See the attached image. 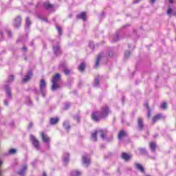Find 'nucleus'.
Listing matches in <instances>:
<instances>
[{
    "label": "nucleus",
    "mask_w": 176,
    "mask_h": 176,
    "mask_svg": "<svg viewBox=\"0 0 176 176\" xmlns=\"http://www.w3.org/2000/svg\"><path fill=\"white\" fill-rule=\"evenodd\" d=\"M28 166L24 164L21 170H19L18 174L20 176L25 175V172L27 171Z\"/></svg>",
    "instance_id": "obj_13"
},
{
    "label": "nucleus",
    "mask_w": 176,
    "mask_h": 176,
    "mask_svg": "<svg viewBox=\"0 0 176 176\" xmlns=\"http://www.w3.org/2000/svg\"><path fill=\"white\" fill-rule=\"evenodd\" d=\"M138 129L139 131L144 130V120L141 118H138Z\"/></svg>",
    "instance_id": "obj_8"
},
{
    "label": "nucleus",
    "mask_w": 176,
    "mask_h": 176,
    "mask_svg": "<svg viewBox=\"0 0 176 176\" xmlns=\"http://www.w3.org/2000/svg\"><path fill=\"white\" fill-rule=\"evenodd\" d=\"M0 36H3V33H2V32L0 31Z\"/></svg>",
    "instance_id": "obj_51"
},
{
    "label": "nucleus",
    "mask_w": 176,
    "mask_h": 176,
    "mask_svg": "<svg viewBox=\"0 0 176 176\" xmlns=\"http://www.w3.org/2000/svg\"><path fill=\"white\" fill-rule=\"evenodd\" d=\"M31 46H34V42L31 43Z\"/></svg>",
    "instance_id": "obj_57"
},
{
    "label": "nucleus",
    "mask_w": 176,
    "mask_h": 176,
    "mask_svg": "<svg viewBox=\"0 0 176 176\" xmlns=\"http://www.w3.org/2000/svg\"><path fill=\"white\" fill-rule=\"evenodd\" d=\"M74 119H75L76 120H77L78 123H79V122H80V118L79 117V116H76L74 117Z\"/></svg>",
    "instance_id": "obj_39"
},
{
    "label": "nucleus",
    "mask_w": 176,
    "mask_h": 176,
    "mask_svg": "<svg viewBox=\"0 0 176 176\" xmlns=\"http://www.w3.org/2000/svg\"><path fill=\"white\" fill-rule=\"evenodd\" d=\"M172 12H173V10L171 8H168L167 10V14L168 15L171 14Z\"/></svg>",
    "instance_id": "obj_40"
},
{
    "label": "nucleus",
    "mask_w": 176,
    "mask_h": 176,
    "mask_svg": "<svg viewBox=\"0 0 176 176\" xmlns=\"http://www.w3.org/2000/svg\"><path fill=\"white\" fill-rule=\"evenodd\" d=\"M53 50L56 56H60V54H61V49L60 48V45H57L56 46H53Z\"/></svg>",
    "instance_id": "obj_14"
},
{
    "label": "nucleus",
    "mask_w": 176,
    "mask_h": 176,
    "mask_svg": "<svg viewBox=\"0 0 176 176\" xmlns=\"http://www.w3.org/2000/svg\"><path fill=\"white\" fill-rule=\"evenodd\" d=\"M59 68H60V69H63V72H65V75H69V74H71V70L68 69V68H67V64L63 63L59 65Z\"/></svg>",
    "instance_id": "obj_7"
},
{
    "label": "nucleus",
    "mask_w": 176,
    "mask_h": 176,
    "mask_svg": "<svg viewBox=\"0 0 176 176\" xmlns=\"http://www.w3.org/2000/svg\"><path fill=\"white\" fill-rule=\"evenodd\" d=\"M60 80H61V75L57 73L52 78V90L55 91L57 89H61V85H60Z\"/></svg>",
    "instance_id": "obj_1"
},
{
    "label": "nucleus",
    "mask_w": 176,
    "mask_h": 176,
    "mask_svg": "<svg viewBox=\"0 0 176 176\" xmlns=\"http://www.w3.org/2000/svg\"><path fill=\"white\" fill-rule=\"evenodd\" d=\"M89 46L91 49H94V43L93 41H90L89 43Z\"/></svg>",
    "instance_id": "obj_37"
},
{
    "label": "nucleus",
    "mask_w": 176,
    "mask_h": 176,
    "mask_svg": "<svg viewBox=\"0 0 176 176\" xmlns=\"http://www.w3.org/2000/svg\"><path fill=\"white\" fill-rule=\"evenodd\" d=\"M14 25L19 28L21 25V16H18L14 21Z\"/></svg>",
    "instance_id": "obj_11"
},
{
    "label": "nucleus",
    "mask_w": 176,
    "mask_h": 176,
    "mask_svg": "<svg viewBox=\"0 0 176 176\" xmlns=\"http://www.w3.org/2000/svg\"><path fill=\"white\" fill-rule=\"evenodd\" d=\"M124 137H127V133L123 130L120 131L118 133V140H122Z\"/></svg>",
    "instance_id": "obj_20"
},
{
    "label": "nucleus",
    "mask_w": 176,
    "mask_h": 176,
    "mask_svg": "<svg viewBox=\"0 0 176 176\" xmlns=\"http://www.w3.org/2000/svg\"><path fill=\"white\" fill-rule=\"evenodd\" d=\"M40 91L43 97H46V81L43 78L40 80Z\"/></svg>",
    "instance_id": "obj_3"
},
{
    "label": "nucleus",
    "mask_w": 176,
    "mask_h": 176,
    "mask_svg": "<svg viewBox=\"0 0 176 176\" xmlns=\"http://www.w3.org/2000/svg\"><path fill=\"white\" fill-rule=\"evenodd\" d=\"M32 77V71H29L28 72L27 76L23 78L22 82L25 83L26 82H28V80H30V79H31Z\"/></svg>",
    "instance_id": "obj_16"
},
{
    "label": "nucleus",
    "mask_w": 176,
    "mask_h": 176,
    "mask_svg": "<svg viewBox=\"0 0 176 176\" xmlns=\"http://www.w3.org/2000/svg\"><path fill=\"white\" fill-rule=\"evenodd\" d=\"M43 21H47V19H43Z\"/></svg>",
    "instance_id": "obj_55"
},
{
    "label": "nucleus",
    "mask_w": 176,
    "mask_h": 176,
    "mask_svg": "<svg viewBox=\"0 0 176 176\" xmlns=\"http://www.w3.org/2000/svg\"><path fill=\"white\" fill-rule=\"evenodd\" d=\"M160 108L162 109H167V103L166 102H164L162 104H161Z\"/></svg>",
    "instance_id": "obj_32"
},
{
    "label": "nucleus",
    "mask_w": 176,
    "mask_h": 176,
    "mask_svg": "<svg viewBox=\"0 0 176 176\" xmlns=\"http://www.w3.org/2000/svg\"><path fill=\"white\" fill-rule=\"evenodd\" d=\"M56 29L59 32V35H63V30H61V28L60 26L57 25Z\"/></svg>",
    "instance_id": "obj_35"
},
{
    "label": "nucleus",
    "mask_w": 176,
    "mask_h": 176,
    "mask_svg": "<svg viewBox=\"0 0 176 176\" xmlns=\"http://www.w3.org/2000/svg\"><path fill=\"white\" fill-rule=\"evenodd\" d=\"M7 32H8V36H9L10 38H12V32H11L10 30H8Z\"/></svg>",
    "instance_id": "obj_43"
},
{
    "label": "nucleus",
    "mask_w": 176,
    "mask_h": 176,
    "mask_svg": "<svg viewBox=\"0 0 176 176\" xmlns=\"http://www.w3.org/2000/svg\"><path fill=\"white\" fill-rule=\"evenodd\" d=\"M150 148L151 150V152H153V153H155L156 152V144H155L154 142H150Z\"/></svg>",
    "instance_id": "obj_23"
},
{
    "label": "nucleus",
    "mask_w": 176,
    "mask_h": 176,
    "mask_svg": "<svg viewBox=\"0 0 176 176\" xmlns=\"http://www.w3.org/2000/svg\"><path fill=\"white\" fill-rule=\"evenodd\" d=\"M135 168H137V170L140 171V173H143L144 174H145V169H144V166H142L141 164L135 163Z\"/></svg>",
    "instance_id": "obj_17"
},
{
    "label": "nucleus",
    "mask_w": 176,
    "mask_h": 176,
    "mask_svg": "<svg viewBox=\"0 0 176 176\" xmlns=\"http://www.w3.org/2000/svg\"><path fill=\"white\" fill-rule=\"evenodd\" d=\"M77 19H81L83 21H86V12H81L77 15Z\"/></svg>",
    "instance_id": "obj_22"
},
{
    "label": "nucleus",
    "mask_w": 176,
    "mask_h": 176,
    "mask_svg": "<svg viewBox=\"0 0 176 176\" xmlns=\"http://www.w3.org/2000/svg\"><path fill=\"white\" fill-rule=\"evenodd\" d=\"M43 176H47V175H46V173H45V172H43Z\"/></svg>",
    "instance_id": "obj_53"
},
{
    "label": "nucleus",
    "mask_w": 176,
    "mask_h": 176,
    "mask_svg": "<svg viewBox=\"0 0 176 176\" xmlns=\"http://www.w3.org/2000/svg\"><path fill=\"white\" fill-rule=\"evenodd\" d=\"M148 118H151V109L148 110V114H147Z\"/></svg>",
    "instance_id": "obj_44"
},
{
    "label": "nucleus",
    "mask_w": 176,
    "mask_h": 176,
    "mask_svg": "<svg viewBox=\"0 0 176 176\" xmlns=\"http://www.w3.org/2000/svg\"><path fill=\"white\" fill-rule=\"evenodd\" d=\"M4 104L5 105H6L8 107V105H9V103H8V100H4Z\"/></svg>",
    "instance_id": "obj_45"
},
{
    "label": "nucleus",
    "mask_w": 176,
    "mask_h": 176,
    "mask_svg": "<svg viewBox=\"0 0 176 176\" xmlns=\"http://www.w3.org/2000/svg\"><path fill=\"white\" fill-rule=\"evenodd\" d=\"M169 2H170V3H174V1H173V0H169Z\"/></svg>",
    "instance_id": "obj_52"
},
{
    "label": "nucleus",
    "mask_w": 176,
    "mask_h": 176,
    "mask_svg": "<svg viewBox=\"0 0 176 176\" xmlns=\"http://www.w3.org/2000/svg\"><path fill=\"white\" fill-rule=\"evenodd\" d=\"M22 49H23V52H27V47L26 46H23Z\"/></svg>",
    "instance_id": "obj_47"
},
{
    "label": "nucleus",
    "mask_w": 176,
    "mask_h": 176,
    "mask_svg": "<svg viewBox=\"0 0 176 176\" xmlns=\"http://www.w3.org/2000/svg\"><path fill=\"white\" fill-rule=\"evenodd\" d=\"M63 162H65V163H68V162H69V154L66 153L63 156Z\"/></svg>",
    "instance_id": "obj_25"
},
{
    "label": "nucleus",
    "mask_w": 176,
    "mask_h": 176,
    "mask_svg": "<svg viewBox=\"0 0 176 176\" xmlns=\"http://www.w3.org/2000/svg\"><path fill=\"white\" fill-rule=\"evenodd\" d=\"M69 103H66L65 105V109H68V108H69Z\"/></svg>",
    "instance_id": "obj_42"
},
{
    "label": "nucleus",
    "mask_w": 176,
    "mask_h": 176,
    "mask_svg": "<svg viewBox=\"0 0 176 176\" xmlns=\"http://www.w3.org/2000/svg\"><path fill=\"white\" fill-rule=\"evenodd\" d=\"M6 91L8 97L9 98H12V93L10 92V89H9V87H8V86H6Z\"/></svg>",
    "instance_id": "obj_27"
},
{
    "label": "nucleus",
    "mask_w": 176,
    "mask_h": 176,
    "mask_svg": "<svg viewBox=\"0 0 176 176\" xmlns=\"http://www.w3.org/2000/svg\"><path fill=\"white\" fill-rule=\"evenodd\" d=\"M113 140V137H111V138H107V141H112Z\"/></svg>",
    "instance_id": "obj_49"
},
{
    "label": "nucleus",
    "mask_w": 176,
    "mask_h": 176,
    "mask_svg": "<svg viewBox=\"0 0 176 176\" xmlns=\"http://www.w3.org/2000/svg\"><path fill=\"white\" fill-rule=\"evenodd\" d=\"M140 1H141V0H135L133 1V3H138V2H140Z\"/></svg>",
    "instance_id": "obj_48"
},
{
    "label": "nucleus",
    "mask_w": 176,
    "mask_h": 176,
    "mask_svg": "<svg viewBox=\"0 0 176 176\" xmlns=\"http://www.w3.org/2000/svg\"><path fill=\"white\" fill-rule=\"evenodd\" d=\"M0 176H2V170L0 169Z\"/></svg>",
    "instance_id": "obj_54"
},
{
    "label": "nucleus",
    "mask_w": 176,
    "mask_h": 176,
    "mask_svg": "<svg viewBox=\"0 0 176 176\" xmlns=\"http://www.w3.org/2000/svg\"><path fill=\"white\" fill-rule=\"evenodd\" d=\"M31 24H32L31 20H30V17L28 16L26 18V27H25V28H30Z\"/></svg>",
    "instance_id": "obj_28"
},
{
    "label": "nucleus",
    "mask_w": 176,
    "mask_h": 176,
    "mask_svg": "<svg viewBox=\"0 0 176 176\" xmlns=\"http://www.w3.org/2000/svg\"><path fill=\"white\" fill-rule=\"evenodd\" d=\"M109 112H110L109 107L107 105H104L103 107H102L100 113L102 118L104 119V118H107V116L109 115Z\"/></svg>",
    "instance_id": "obj_4"
},
{
    "label": "nucleus",
    "mask_w": 176,
    "mask_h": 176,
    "mask_svg": "<svg viewBox=\"0 0 176 176\" xmlns=\"http://www.w3.org/2000/svg\"><path fill=\"white\" fill-rule=\"evenodd\" d=\"M16 153H17V150L15 148H10L8 151V155H16Z\"/></svg>",
    "instance_id": "obj_30"
},
{
    "label": "nucleus",
    "mask_w": 176,
    "mask_h": 176,
    "mask_svg": "<svg viewBox=\"0 0 176 176\" xmlns=\"http://www.w3.org/2000/svg\"><path fill=\"white\" fill-rule=\"evenodd\" d=\"M14 80V76L13 75H11L10 76V78L8 79V82H13Z\"/></svg>",
    "instance_id": "obj_38"
},
{
    "label": "nucleus",
    "mask_w": 176,
    "mask_h": 176,
    "mask_svg": "<svg viewBox=\"0 0 176 176\" xmlns=\"http://www.w3.org/2000/svg\"><path fill=\"white\" fill-rule=\"evenodd\" d=\"M130 54L131 53L129 51H126L124 54L125 58H129V57H130Z\"/></svg>",
    "instance_id": "obj_36"
},
{
    "label": "nucleus",
    "mask_w": 176,
    "mask_h": 176,
    "mask_svg": "<svg viewBox=\"0 0 176 176\" xmlns=\"http://www.w3.org/2000/svg\"><path fill=\"white\" fill-rule=\"evenodd\" d=\"M155 137H157V135H155Z\"/></svg>",
    "instance_id": "obj_59"
},
{
    "label": "nucleus",
    "mask_w": 176,
    "mask_h": 176,
    "mask_svg": "<svg viewBox=\"0 0 176 176\" xmlns=\"http://www.w3.org/2000/svg\"><path fill=\"white\" fill-rule=\"evenodd\" d=\"M69 17H72V14H70V15H69Z\"/></svg>",
    "instance_id": "obj_58"
},
{
    "label": "nucleus",
    "mask_w": 176,
    "mask_h": 176,
    "mask_svg": "<svg viewBox=\"0 0 176 176\" xmlns=\"http://www.w3.org/2000/svg\"><path fill=\"white\" fill-rule=\"evenodd\" d=\"M34 126V124L32 122H30L29 124V129H31Z\"/></svg>",
    "instance_id": "obj_46"
},
{
    "label": "nucleus",
    "mask_w": 176,
    "mask_h": 176,
    "mask_svg": "<svg viewBox=\"0 0 176 176\" xmlns=\"http://www.w3.org/2000/svg\"><path fill=\"white\" fill-rule=\"evenodd\" d=\"M91 119L94 122H100V119H103L100 111H94L91 114Z\"/></svg>",
    "instance_id": "obj_5"
},
{
    "label": "nucleus",
    "mask_w": 176,
    "mask_h": 176,
    "mask_svg": "<svg viewBox=\"0 0 176 176\" xmlns=\"http://www.w3.org/2000/svg\"><path fill=\"white\" fill-rule=\"evenodd\" d=\"M82 164H85V167H88L90 164V158L87 155L82 156Z\"/></svg>",
    "instance_id": "obj_10"
},
{
    "label": "nucleus",
    "mask_w": 176,
    "mask_h": 176,
    "mask_svg": "<svg viewBox=\"0 0 176 176\" xmlns=\"http://www.w3.org/2000/svg\"><path fill=\"white\" fill-rule=\"evenodd\" d=\"M43 8H45V9H47V10H52L54 6L49 2H45L43 3Z\"/></svg>",
    "instance_id": "obj_21"
},
{
    "label": "nucleus",
    "mask_w": 176,
    "mask_h": 176,
    "mask_svg": "<svg viewBox=\"0 0 176 176\" xmlns=\"http://www.w3.org/2000/svg\"><path fill=\"white\" fill-rule=\"evenodd\" d=\"M30 141L33 146H34L37 151H39V140H38L34 135H30Z\"/></svg>",
    "instance_id": "obj_6"
},
{
    "label": "nucleus",
    "mask_w": 176,
    "mask_h": 176,
    "mask_svg": "<svg viewBox=\"0 0 176 176\" xmlns=\"http://www.w3.org/2000/svg\"><path fill=\"white\" fill-rule=\"evenodd\" d=\"M155 2H156V0H151V3H154Z\"/></svg>",
    "instance_id": "obj_50"
},
{
    "label": "nucleus",
    "mask_w": 176,
    "mask_h": 176,
    "mask_svg": "<svg viewBox=\"0 0 176 176\" xmlns=\"http://www.w3.org/2000/svg\"><path fill=\"white\" fill-rule=\"evenodd\" d=\"M118 41H119V34H116L113 36L112 42H118Z\"/></svg>",
    "instance_id": "obj_34"
},
{
    "label": "nucleus",
    "mask_w": 176,
    "mask_h": 176,
    "mask_svg": "<svg viewBox=\"0 0 176 176\" xmlns=\"http://www.w3.org/2000/svg\"><path fill=\"white\" fill-rule=\"evenodd\" d=\"M35 94H38V91L36 89H35Z\"/></svg>",
    "instance_id": "obj_56"
},
{
    "label": "nucleus",
    "mask_w": 176,
    "mask_h": 176,
    "mask_svg": "<svg viewBox=\"0 0 176 176\" xmlns=\"http://www.w3.org/2000/svg\"><path fill=\"white\" fill-rule=\"evenodd\" d=\"M102 57H104V54L103 53H100L97 58H96V61L95 63V68H98V65L100 64V60H101V58H102Z\"/></svg>",
    "instance_id": "obj_18"
},
{
    "label": "nucleus",
    "mask_w": 176,
    "mask_h": 176,
    "mask_svg": "<svg viewBox=\"0 0 176 176\" xmlns=\"http://www.w3.org/2000/svg\"><path fill=\"white\" fill-rule=\"evenodd\" d=\"M63 127L66 130H69L71 129V126H69V122L68 121H65L63 122Z\"/></svg>",
    "instance_id": "obj_24"
},
{
    "label": "nucleus",
    "mask_w": 176,
    "mask_h": 176,
    "mask_svg": "<svg viewBox=\"0 0 176 176\" xmlns=\"http://www.w3.org/2000/svg\"><path fill=\"white\" fill-rule=\"evenodd\" d=\"M81 174L82 173L78 170H73L71 173V176H80Z\"/></svg>",
    "instance_id": "obj_26"
},
{
    "label": "nucleus",
    "mask_w": 176,
    "mask_h": 176,
    "mask_svg": "<svg viewBox=\"0 0 176 176\" xmlns=\"http://www.w3.org/2000/svg\"><path fill=\"white\" fill-rule=\"evenodd\" d=\"M133 155H131V154H129L124 152L122 153L121 155L122 159H123V160H124L125 162H129V160H130V159H131Z\"/></svg>",
    "instance_id": "obj_9"
},
{
    "label": "nucleus",
    "mask_w": 176,
    "mask_h": 176,
    "mask_svg": "<svg viewBox=\"0 0 176 176\" xmlns=\"http://www.w3.org/2000/svg\"><path fill=\"white\" fill-rule=\"evenodd\" d=\"M41 138L45 144H50V138H49L47 135L45 134V133H41Z\"/></svg>",
    "instance_id": "obj_12"
},
{
    "label": "nucleus",
    "mask_w": 176,
    "mask_h": 176,
    "mask_svg": "<svg viewBox=\"0 0 176 176\" xmlns=\"http://www.w3.org/2000/svg\"><path fill=\"white\" fill-rule=\"evenodd\" d=\"M140 155H146V149L145 148H139Z\"/></svg>",
    "instance_id": "obj_31"
},
{
    "label": "nucleus",
    "mask_w": 176,
    "mask_h": 176,
    "mask_svg": "<svg viewBox=\"0 0 176 176\" xmlns=\"http://www.w3.org/2000/svg\"><path fill=\"white\" fill-rule=\"evenodd\" d=\"M85 68H86V65H85V63H82L80 66L78 67V69L83 72L85 71Z\"/></svg>",
    "instance_id": "obj_29"
},
{
    "label": "nucleus",
    "mask_w": 176,
    "mask_h": 176,
    "mask_svg": "<svg viewBox=\"0 0 176 176\" xmlns=\"http://www.w3.org/2000/svg\"><path fill=\"white\" fill-rule=\"evenodd\" d=\"M145 107L146 108H147V110L149 111V109H151V108L149 107V104H148V102L145 103Z\"/></svg>",
    "instance_id": "obj_41"
},
{
    "label": "nucleus",
    "mask_w": 176,
    "mask_h": 176,
    "mask_svg": "<svg viewBox=\"0 0 176 176\" xmlns=\"http://www.w3.org/2000/svg\"><path fill=\"white\" fill-rule=\"evenodd\" d=\"M98 85H100V80H98V78H95L94 86L95 87H97V86H98Z\"/></svg>",
    "instance_id": "obj_33"
},
{
    "label": "nucleus",
    "mask_w": 176,
    "mask_h": 176,
    "mask_svg": "<svg viewBox=\"0 0 176 176\" xmlns=\"http://www.w3.org/2000/svg\"><path fill=\"white\" fill-rule=\"evenodd\" d=\"M164 118H166V117H164L162 114H157V115L155 116L153 118V124H155V123H156V122H157V120H160V119H164Z\"/></svg>",
    "instance_id": "obj_15"
},
{
    "label": "nucleus",
    "mask_w": 176,
    "mask_h": 176,
    "mask_svg": "<svg viewBox=\"0 0 176 176\" xmlns=\"http://www.w3.org/2000/svg\"><path fill=\"white\" fill-rule=\"evenodd\" d=\"M100 133V137L102 140H105L107 134H108V130L107 129H100L99 131H95L94 133L91 134V138L97 142V134Z\"/></svg>",
    "instance_id": "obj_2"
},
{
    "label": "nucleus",
    "mask_w": 176,
    "mask_h": 176,
    "mask_svg": "<svg viewBox=\"0 0 176 176\" xmlns=\"http://www.w3.org/2000/svg\"><path fill=\"white\" fill-rule=\"evenodd\" d=\"M60 121V118L56 117V118H51L50 119V123L52 126H54V124H57V122Z\"/></svg>",
    "instance_id": "obj_19"
}]
</instances>
